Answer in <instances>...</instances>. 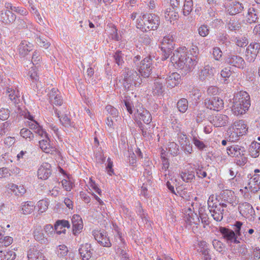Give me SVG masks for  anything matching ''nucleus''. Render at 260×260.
<instances>
[{
    "mask_svg": "<svg viewBox=\"0 0 260 260\" xmlns=\"http://www.w3.org/2000/svg\"><path fill=\"white\" fill-rule=\"evenodd\" d=\"M196 58L192 59L188 55L185 47H180L174 50L171 57V61L175 63L181 71L182 74L186 75L192 71L197 64Z\"/></svg>",
    "mask_w": 260,
    "mask_h": 260,
    "instance_id": "1",
    "label": "nucleus"
},
{
    "mask_svg": "<svg viewBox=\"0 0 260 260\" xmlns=\"http://www.w3.org/2000/svg\"><path fill=\"white\" fill-rule=\"evenodd\" d=\"M119 80L126 91L133 90L135 87H139L142 83L140 75L134 70L125 68L121 72Z\"/></svg>",
    "mask_w": 260,
    "mask_h": 260,
    "instance_id": "2",
    "label": "nucleus"
},
{
    "mask_svg": "<svg viewBox=\"0 0 260 260\" xmlns=\"http://www.w3.org/2000/svg\"><path fill=\"white\" fill-rule=\"evenodd\" d=\"M160 20L157 15L152 13L143 14L137 20V28L143 32L156 30L159 25Z\"/></svg>",
    "mask_w": 260,
    "mask_h": 260,
    "instance_id": "3",
    "label": "nucleus"
},
{
    "mask_svg": "<svg viewBox=\"0 0 260 260\" xmlns=\"http://www.w3.org/2000/svg\"><path fill=\"white\" fill-rule=\"evenodd\" d=\"M241 225V221H237L233 225L234 226V230L226 227L220 226L218 231L227 243H239L238 236H240Z\"/></svg>",
    "mask_w": 260,
    "mask_h": 260,
    "instance_id": "4",
    "label": "nucleus"
},
{
    "mask_svg": "<svg viewBox=\"0 0 260 260\" xmlns=\"http://www.w3.org/2000/svg\"><path fill=\"white\" fill-rule=\"evenodd\" d=\"M153 62L152 58L150 55L141 61L139 67V72L143 78H148L151 74Z\"/></svg>",
    "mask_w": 260,
    "mask_h": 260,
    "instance_id": "5",
    "label": "nucleus"
},
{
    "mask_svg": "<svg viewBox=\"0 0 260 260\" xmlns=\"http://www.w3.org/2000/svg\"><path fill=\"white\" fill-rule=\"evenodd\" d=\"M260 51V43L256 42H251L247 47L245 58L248 62H253Z\"/></svg>",
    "mask_w": 260,
    "mask_h": 260,
    "instance_id": "6",
    "label": "nucleus"
},
{
    "mask_svg": "<svg viewBox=\"0 0 260 260\" xmlns=\"http://www.w3.org/2000/svg\"><path fill=\"white\" fill-rule=\"evenodd\" d=\"M226 64L240 69H243L246 67V62L241 56L235 53H230L225 59Z\"/></svg>",
    "mask_w": 260,
    "mask_h": 260,
    "instance_id": "7",
    "label": "nucleus"
},
{
    "mask_svg": "<svg viewBox=\"0 0 260 260\" xmlns=\"http://www.w3.org/2000/svg\"><path fill=\"white\" fill-rule=\"evenodd\" d=\"M234 102H236V107L238 108L240 105H245L246 110H248L250 106V99L249 94L243 91L238 92L234 96Z\"/></svg>",
    "mask_w": 260,
    "mask_h": 260,
    "instance_id": "8",
    "label": "nucleus"
},
{
    "mask_svg": "<svg viewBox=\"0 0 260 260\" xmlns=\"http://www.w3.org/2000/svg\"><path fill=\"white\" fill-rule=\"evenodd\" d=\"M178 140L181 149L186 154H190L192 152V145L189 138L184 133L178 134Z\"/></svg>",
    "mask_w": 260,
    "mask_h": 260,
    "instance_id": "9",
    "label": "nucleus"
},
{
    "mask_svg": "<svg viewBox=\"0 0 260 260\" xmlns=\"http://www.w3.org/2000/svg\"><path fill=\"white\" fill-rule=\"evenodd\" d=\"M204 104L208 109L217 111L222 109L224 106L223 100L218 97L206 99Z\"/></svg>",
    "mask_w": 260,
    "mask_h": 260,
    "instance_id": "10",
    "label": "nucleus"
},
{
    "mask_svg": "<svg viewBox=\"0 0 260 260\" xmlns=\"http://www.w3.org/2000/svg\"><path fill=\"white\" fill-rule=\"evenodd\" d=\"M248 182L247 186L245 188L249 189L251 192H256L260 189V175L254 174L251 175L250 174L247 175Z\"/></svg>",
    "mask_w": 260,
    "mask_h": 260,
    "instance_id": "11",
    "label": "nucleus"
},
{
    "mask_svg": "<svg viewBox=\"0 0 260 260\" xmlns=\"http://www.w3.org/2000/svg\"><path fill=\"white\" fill-rule=\"evenodd\" d=\"M135 118L142 121L148 126L152 121V116L149 111L143 107L137 108V112L135 115Z\"/></svg>",
    "mask_w": 260,
    "mask_h": 260,
    "instance_id": "12",
    "label": "nucleus"
},
{
    "mask_svg": "<svg viewBox=\"0 0 260 260\" xmlns=\"http://www.w3.org/2000/svg\"><path fill=\"white\" fill-rule=\"evenodd\" d=\"M42 139L39 142L40 148L46 153H52L54 148L51 145L48 134L45 132V134L40 136Z\"/></svg>",
    "mask_w": 260,
    "mask_h": 260,
    "instance_id": "13",
    "label": "nucleus"
},
{
    "mask_svg": "<svg viewBox=\"0 0 260 260\" xmlns=\"http://www.w3.org/2000/svg\"><path fill=\"white\" fill-rule=\"evenodd\" d=\"M238 210L241 215L247 218H251L255 214V211L252 205L247 202L240 203Z\"/></svg>",
    "mask_w": 260,
    "mask_h": 260,
    "instance_id": "14",
    "label": "nucleus"
},
{
    "mask_svg": "<svg viewBox=\"0 0 260 260\" xmlns=\"http://www.w3.org/2000/svg\"><path fill=\"white\" fill-rule=\"evenodd\" d=\"M214 69L209 64L205 65L201 69L198 73V77L200 81H204L206 80H209L214 75Z\"/></svg>",
    "mask_w": 260,
    "mask_h": 260,
    "instance_id": "15",
    "label": "nucleus"
},
{
    "mask_svg": "<svg viewBox=\"0 0 260 260\" xmlns=\"http://www.w3.org/2000/svg\"><path fill=\"white\" fill-rule=\"evenodd\" d=\"M174 40L172 35H168L164 37L159 48L161 50H165L172 52L174 49Z\"/></svg>",
    "mask_w": 260,
    "mask_h": 260,
    "instance_id": "16",
    "label": "nucleus"
},
{
    "mask_svg": "<svg viewBox=\"0 0 260 260\" xmlns=\"http://www.w3.org/2000/svg\"><path fill=\"white\" fill-rule=\"evenodd\" d=\"M210 122L216 127L224 126L228 123L229 117L224 114H217L212 117Z\"/></svg>",
    "mask_w": 260,
    "mask_h": 260,
    "instance_id": "17",
    "label": "nucleus"
},
{
    "mask_svg": "<svg viewBox=\"0 0 260 260\" xmlns=\"http://www.w3.org/2000/svg\"><path fill=\"white\" fill-rule=\"evenodd\" d=\"M93 235L94 236L95 240H96L97 242L101 245L107 247H110L111 246L112 244L110 242L109 238L107 237L106 233L104 231L102 232L101 231L94 232Z\"/></svg>",
    "mask_w": 260,
    "mask_h": 260,
    "instance_id": "18",
    "label": "nucleus"
},
{
    "mask_svg": "<svg viewBox=\"0 0 260 260\" xmlns=\"http://www.w3.org/2000/svg\"><path fill=\"white\" fill-rule=\"evenodd\" d=\"M72 222L73 224V233L74 235L77 236L82 230L83 227L82 219L80 215L74 214L72 218Z\"/></svg>",
    "mask_w": 260,
    "mask_h": 260,
    "instance_id": "19",
    "label": "nucleus"
},
{
    "mask_svg": "<svg viewBox=\"0 0 260 260\" xmlns=\"http://www.w3.org/2000/svg\"><path fill=\"white\" fill-rule=\"evenodd\" d=\"M93 249L91 244H82L79 249V252L82 260H89L92 256Z\"/></svg>",
    "mask_w": 260,
    "mask_h": 260,
    "instance_id": "20",
    "label": "nucleus"
},
{
    "mask_svg": "<svg viewBox=\"0 0 260 260\" xmlns=\"http://www.w3.org/2000/svg\"><path fill=\"white\" fill-rule=\"evenodd\" d=\"M50 102L56 106H60L63 103L60 93L59 90L53 88L48 94Z\"/></svg>",
    "mask_w": 260,
    "mask_h": 260,
    "instance_id": "21",
    "label": "nucleus"
},
{
    "mask_svg": "<svg viewBox=\"0 0 260 260\" xmlns=\"http://www.w3.org/2000/svg\"><path fill=\"white\" fill-rule=\"evenodd\" d=\"M51 166L47 162L43 163L38 170V178L41 179L46 180L51 174Z\"/></svg>",
    "mask_w": 260,
    "mask_h": 260,
    "instance_id": "22",
    "label": "nucleus"
},
{
    "mask_svg": "<svg viewBox=\"0 0 260 260\" xmlns=\"http://www.w3.org/2000/svg\"><path fill=\"white\" fill-rule=\"evenodd\" d=\"M42 251L36 247L30 248L27 253L28 260H46Z\"/></svg>",
    "mask_w": 260,
    "mask_h": 260,
    "instance_id": "23",
    "label": "nucleus"
},
{
    "mask_svg": "<svg viewBox=\"0 0 260 260\" xmlns=\"http://www.w3.org/2000/svg\"><path fill=\"white\" fill-rule=\"evenodd\" d=\"M165 78V75L158 76L154 80V85L153 87V93L154 95H160L165 91V88L161 79Z\"/></svg>",
    "mask_w": 260,
    "mask_h": 260,
    "instance_id": "24",
    "label": "nucleus"
},
{
    "mask_svg": "<svg viewBox=\"0 0 260 260\" xmlns=\"http://www.w3.org/2000/svg\"><path fill=\"white\" fill-rule=\"evenodd\" d=\"M246 152V149L244 147L238 145H233L227 148V153L232 157H239L240 155H243Z\"/></svg>",
    "mask_w": 260,
    "mask_h": 260,
    "instance_id": "25",
    "label": "nucleus"
},
{
    "mask_svg": "<svg viewBox=\"0 0 260 260\" xmlns=\"http://www.w3.org/2000/svg\"><path fill=\"white\" fill-rule=\"evenodd\" d=\"M34 45L29 42L23 40L18 46V51L20 55L22 57L26 56L29 52L33 50Z\"/></svg>",
    "mask_w": 260,
    "mask_h": 260,
    "instance_id": "26",
    "label": "nucleus"
},
{
    "mask_svg": "<svg viewBox=\"0 0 260 260\" xmlns=\"http://www.w3.org/2000/svg\"><path fill=\"white\" fill-rule=\"evenodd\" d=\"M181 76L176 72H173L170 75L165 76V79L167 86L170 88L174 87L179 83Z\"/></svg>",
    "mask_w": 260,
    "mask_h": 260,
    "instance_id": "27",
    "label": "nucleus"
},
{
    "mask_svg": "<svg viewBox=\"0 0 260 260\" xmlns=\"http://www.w3.org/2000/svg\"><path fill=\"white\" fill-rule=\"evenodd\" d=\"M16 19V15L9 10H2L0 12V21L8 24L13 22Z\"/></svg>",
    "mask_w": 260,
    "mask_h": 260,
    "instance_id": "28",
    "label": "nucleus"
},
{
    "mask_svg": "<svg viewBox=\"0 0 260 260\" xmlns=\"http://www.w3.org/2000/svg\"><path fill=\"white\" fill-rule=\"evenodd\" d=\"M243 10L244 6L242 3L235 2L226 9V12L231 15H234L241 13Z\"/></svg>",
    "mask_w": 260,
    "mask_h": 260,
    "instance_id": "29",
    "label": "nucleus"
},
{
    "mask_svg": "<svg viewBox=\"0 0 260 260\" xmlns=\"http://www.w3.org/2000/svg\"><path fill=\"white\" fill-rule=\"evenodd\" d=\"M6 93L8 94L9 99L14 104H18L20 101V95L19 91L13 87H7Z\"/></svg>",
    "mask_w": 260,
    "mask_h": 260,
    "instance_id": "30",
    "label": "nucleus"
},
{
    "mask_svg": "<svg viewBox=\"0 0 260 260\" xmlns=\"http://www.w3.org/2000/svg\"><path fill=\"white\" fill-rule=\"evenodd\" d=\"M65 228L68 229L70 228L69 222L66 220H58L54 224V229L58 235L65 233Z\"/></svg>",
    "mask_w": 260,
    "mask_h": 260,
    "instance_id": "31",
    "label": "nucleus"
},
{
    "mask_svg": "<svg viewBox=\"0 0 260 260\" xmlns=\"http://www.w3.org/2000/svg\"><path fill=\"white\" fill-rule=\"evenodd\" d=\"M33 234L35 239L40 243L46 244L48 242V240L47 238L45 237L41 226L36 227L34 231Z\"/></svg>",
    "mask_w": 260,
    "mask_h": 260,
    "instance_id": "32",
    "label": "nucleus"
},
{
    "mask_svg": "<svg viewBox=\"0 0 260 260\" xmlns=\"http://www.w3.org/2000/svg\"><path fill=\"white\" fill-rule=\"evenodd\" d=\"M234 192L229 190L223 191L220 194V198L222 201L230 204L233 206H235L237 203L234 201Z\"/></svg>",
    "mask_w": 260,
    "mask_h": 260,
    "instance_id": "33",
    "label": "nucleus"
},
{
    "mask_svg": "<svg viewBox=\"0 0 260 260\" xmlns=\"http://www.w3.org/2000/svg\"><path fill=\"white\" fill-rule=\"evenodd\" d=\"M209 212L215 220L220 221L222 219L224 209H221L220 205H217V206H215V208L209 209Z\"/></svg>",
    "mask_w": 260,
    "mask_h": 260,
    "instance_id": "34",
    "label": "nucleus"
},
{
    "mask_svg": "<svg viewBox=\"0 0 260 260\" xmlns=\"http://www.w3.org/2000/svg\"><path fill=\"white\" fill-rule=\"evenodd\" d=\"M240 236H238L240 241L245 243L250 244L252 242V237L246 233V227L243 226V223L241 222L240 230Z\"/></svg>",
    "mask_w": 260,
    "mask_h": 260,
    "instance_id": "35",
    "label": "nucleus"
},
{
    "mask_svg": "<svg viewBox=\"0 0 260 260\" xmlns=\"http://www.w3.org/2000/svg\"><path fill=\"white\" fill-rule=\"evenodd\" d=\"M164 17L166 20L171 23L172 21L176 20L179 18V14L175 9L173 10L170 7L165 10Z\"/></svg>",
    "mask_w": 260,
    "mask_h": 260,
    "instance_id": "36",
    "label": "nucleus"
},
{
    "mask_svg": "<svg viewBox=\"0 0 260 260\" xmlns=\"http://www.w3.org/2000/svg\"><path fill=\"white\" fill-rule=\"evenodd\" d=\"M26 125L29 128L34 131V132L37 134L39 136H42L45 134V131L39 125V124L36 121L32 120V121H27L25 122Z\"/></svg>",
    "mask_w": 260,
    "mask_h": 260,
    "instance_id": "37",
    "label": "nucleus"
},
{
    "mask_svg": "<svg viewBox=\"0 0 260 260\" xmlns=\"http://www.w3.org/2000/svg\"><path fill=\"white\" fill-rule=\"evenodd\" d=\"M188 213L186 212L184 214V220L190 225L192 223L197 224L198 222L200 221V219L198 215L196 214L192 213V210L190 208L188 209Z\"/></svg>",
    "mask_w": 260,
    "mask_h": 260,
    "instance_id": "38",
    "label": "nucleus"
},
{
    "mask_svg": "<svg viewBox=\"0 0 260 260\" xmlns=\"http://www.w3.org/2000/svg\"><path fill=\"white\" fill-rule=\"evenodd\" d=\"M210 249L207 243L205 241H202L200 244V252L202 255V260H210L211 255L209 254Z\"/></svg>",
    "mask_w": 260,
    "mask_h": 260,
    "instance_id": "39",
    "label": "nucleus"
},
{
    "mask_svg": "<svg viewBox=\"0 0 260 260\" xmlns=\"http://www.w3.org/2000/svg\"><path fill=\"white\" fill-rule=\"evenodd\" d=\"M233 128V130L238 132L241 136L245 134L248 130V127L243 120H239L235 122Z\"/></svg>",
    "mask_w": 260,
    "mask_h": 260,
    "instance_id": "40",
    "label": "nucleus"
},
{
    "mask_svg": "<svg viewBox=\"0 0 260 260\" xmlns=\"http://www.w3.org/2000/svg\"><path fill=\"white\" fill-rule=\"evenodd\" d=\"M258 17L256 9L253 7L249 8L246 20L247 22L250 24L256 23L258 21Z\"/></svg>",
    "mask_w": 260,
    "mask_h": 260,
    "instance_id": "41",
    "label": "nucleus"
},
{
    "mask_svg": "<svg viewBox=\"0 0 260 260\" xmlns=\"http://www.w3.org/2000/svg\"><path fill=\"white\" fill-rule=\"evenodd\" d=\"M177 194L183 198L185 200L189 201L190 199L191 192H189L186 188L183 186H179L176 188Z\"/></svg>",
    "mask_w": 260,
    "mask_h": 260,
    "instance_id": "42",
    "label": "nucleus"
},
{
    "mask_svg": "<svg viewBox=\"0 0 260 260\" xmlns=\"http://www.w3.org/2000/svg\"><path fill=\"white\" fill-rule=\"evenodd\" d=\"M22 213L24 214H30L35 209V203L32 201H27L22 203Z\"/></svg>",
    "mask_w": 260,
    "mask_h": 260,
    "instance_id": "43",
    "label": "nucleus"
},
{
    "mask_svg": "<svg viewBox=\"0 0 260 260\" xmlns=\"http://www.w3.org/2000/svg\"><path fill=\"white\" fill-rule=\"evenodd\" d=\"M180 176L182 180L186 182H191L195 180V175L193 171L187 170L182 172Z\"/></svg>",
    "mask_w": 260,
    "mask_h": 260,
    "instance_id": "44",
    "label": "nucleus"
},
{
    "mask_svg": "<svg viewBox=\"0 0 260 260\" xmlns=\"http://www.w3.org/2000/svg\"><path fill=\"white\" fill-rule=\"evenodd\" d=\"M225 26L231 31H236L241 28V24L235 19L226 20Z\"/></svg>",
    "mask_w": 260,
    "mask_h": 260,
    "instance_id": "45",
    "label": "nucleus"
},
{
    "mask_svg": "<svg viewBox=\"0 0 260 260\" xmlns=\"http://www.w3.org/2000/svg\"><path fill=\"white\" fill-rule=\"evenodd\" d=\"M113 57L115 63L119 67H121L124 63V54L122 53V51L120 50L116 51L114 53Z\"/></svg>",
    "mask_w": 260,
    "mask_h": 260,
    "instance_id": "46",
    "label": "nucleus"
},
{
    "mask_svg": "<svg viewBox=\"0 0 260 260\" xmlns=\"http://www.w3.org/2000/svg\"><path fill=\"white\" fill-rule=\"evenodd\" d=\"M260 149V143L253 142L250 145L249 148L250 155L253 157H256L259 155Z\"/></svg>",
    "mask_w": 260,
    "mask_h": 260,
    "instance_id": "47",
    "label": "nucleus"
},
{
    "mask_svg": "<svg viewBox=\"0 0 260 260\" xmlns=\"http://www.w3.org/2000/svg\"><path fill=\"white\" fill-rule=\"evenodd\" d=\"M199 214L202 222L206 225H208L210 223V221L208 214L207 213V210L205 207H201L199 208Z\"/></svg>",
    "mask_w": 260,
    "mask_h": 260,
    "instance_id": "48",
    "label": "nucleus"
},
{
    "mask_svg": "<svg viewBox=\"0 0 260 260\" xmlns=\"http://www.w3.org/2000/svg\"><path fill=\"white\" fill-rule=\"evenodd\" d=\"M36 43L41 47L48 49L50 46V43L47 40L45 37L37 36L35 39Z\"/></svg>",
    "mask_w": 260,
    "mask_h": 260,
    "instance_id": "49",
    "label": "nucleus"
},
{
    "mask_svg": "<svg viewBox=\"0 0 260 260\" xmlns=\"http://www.w3.org/2000/svg\"><path fill=\"white\" fill-rule=\"evenodd\" d=\"M192 0H185L182 12L183 14L185 16L189 15L192 10Z\"/></svg>",
    "mask_w": 260,
    "mask_h": 260,
    "instance_id": "50",
    "label": "nucleus"
},
{
    "mask_svg": "<svg viewBox=\"0 0 260 260\" xmlns=\"http://www.w3.org/2000/svg\"><path fill=\"white\" fill-rule=\"evenodd\" d=\"M20 136L24 138L26 141L30 142L34 138L33 133L26 128H23L20 132Z\"/></svg>",
    "mask_w": 260,
    "mask_h": 260,
    "instance_id": "51",
    "label": "nucleus"
},
{
    "mask_svg": "<svg viewBox=\"0 0 260 260\" xmlns=\"http://www.w3.org/2000/svg\"><path fill=\"white\" fill-rule=\"evenodd\" d=\"M212 245L214 248L219 253H223L225 251V244L220 241L214 239L212 241Z\"/></svg>",
    "mask_w": 260,
    "mask_h": 260,
    "instance_id": "52",
    "label": "nucleus"
},
{
    "mask_svg": "<svg viewBox=\"0 0 260 260\" xmlns=\"http://www.w3.org/2000/svg\"><path fill=\"white\" fill-rule=\"evenodd\" d=\"M59 120L61 124L66 127H74L75 126L74 122L71 121V119L67 115L62 116Z\"/></svg>",
    "mask_w": 260,
    "mask_h": 260,
    "instance_id": "53",
    "label": "nucleus"
},
{
    "mask_svg": "<svg viewBox=\"0 0 260 260\" xmlns=\"http://www.w3.org/2000/svg\"><path fill=\"white\" fill-rule=\"evenodd\" d=\"M217 40L219 43L223 44L225 46H229L231 44L229 36L226 33H219L217 36Z\"/></svg>",
    "mask_w": 260,
    "mask_h": 260,
    "instance_id": "54",
    "label": "nucleus"
},
{
    "mask_svg": "<svg viewBox=\"0 0 260 260\" xmlns=\"http://www.w3.org/2000/svg\"><path fill=\"white\" fill-rule=\"evenodd\" d=\"M235 244H237L236 246V250L239 254L242 255H245L247 254L248 252V249L246 245V244H247L246 243L242 241L241 242V241L239 240V243Z\"/></svg>",
    "mask_w": 260,
    "mask_h": 260,
    "instance_id": "55",
    "label": "nucleus"
},
{
    "mask_svg": "<svg viewBox=\"0 0 260 260\" xmlns=\"http://www.w3.org/2000/svg\"><path fill=\"white\" fill-rule=\"evenodd\" d=\"M245 105H240L238 108L237 107H236V102H234V104L232 107V111L233 113L237 116L242 115L248 111V110H246L245 108Z\"/></svg>",
    "mask_w": 260,
    "mask_h": 260,
    "instance_id": "56",
    "label": "nucleus"
},
{
    "mask_svg": "<svg viewBox=\"0 0 260 260\" xmlns=\"http://www.w3.org/2000/svg\"><path fill=\"white\" fill-rule=\"evenodd\" d=\"M245 105H240L238 108L237 107H236V102H234V104L232 107V111L233 113L237 116L242 115L248 111V110H246L245 108Z\"/></svg>",
    "mask_w": 260,
    "mask_h": 260,
    "instance_id": "57",
    "label": "nucleus"
},
{
    "mask_svg": "<svg viewBox=\"0 0 260 260\" xmlns=\"http://www.w3.org/2000/svg\"><path fill=\"white\" fill-rule=\"evenodd\" d=\"M177 105L179 111L184 113L188 108V101L186 99L182 98L178 101Z\"/></svg>",
    "mask_w": 260,
    "mask_h": 260,
    "instance_id": "58",
    "label": "nucleus"
},
{
    "mask_svg": "<svg viewBox=\"0 0 260 260\" xmlns=\"http://www.w3.org/2000/svg\"><path fill=\"white\" fill-rule=\"evenodd\" d=\"M168 149L170 153L174 156H176L179 154V146L175 142H169Z\"/></svg>",
    "mask_w": 260,
    "mask_h": 260,
    "instance_id": "59",
    "label": "nucleus"
},
{
    "mask_svg": "<svg viewBox=\"0 0 260 260\" xmlns=\"http://www.w3.org/2000/svg\"><path fill=\"white\" fill-rule=\"evenodd\" d=\"M228 135H229L228 138H227V140L230 142H236L238 140L239 137L241 136L238 132H236L235 130H229L228 131Z\"/></svg>",
    "mask_w": 260,
    "mask_h": 260,
    "instance_id": "60",
    "label": "nucleus"
},
{
    "mask_svg": "<svg viewBox=\"0 0 260 260\" xmlns=\"http://www.w3.org/2000/svg\"><path fill=\"white\" fill-rule=\"evenodd\" d=\"M234 42L236 45L240 47L246 46L248 43V39L245 36L236 37Z\"/></svg>",
    "mask_w": 260,
    "mask_h": 260,
    "instance_id": "61",
    "label": "nucleus"
},
{
    "mask_svg": "<svg viewBox=\"0 0 260 260\" xmlns=\"http://www.w3.org/2000/svg\"><path fill=\"white\" fill-rule=\"evenodd\" d=\"M13 242V238L9 236H4L2 235L0 237V246L5 247L9 246Z\"/></svg>",
    "mask_w": 260,
    "mask_h": 260,
    "instance_id": "62",
    "label": "nucleus"
},
{
    "mask_svg": "<svg viewBox=\"0 0 260 260\" xmlns=\"http://www.w3.org/2000/svg\"><path fill=\"white\" fill-rule=\"evenodd\" d=\"M192 142L195 146L201 151L203 150L205 148L207 147V145H206L203 141L199 140L197 137H193L192 139Z\"/></svg>",
    "mask_w": 260,
    "mask_h": 260,
    "instance_id": "63",
    "label": "nucleus"
},
{
    "mask_svg": "<svg viewBox=\"0 0 260 260\" xmlns=\"http://www.w3.org/2000/svg\"><path fill=\"white\" fill-rule=\"evenodd\" d=\"M201 94L200 90L195 88L189 91V96L192 100L198 101L201 96Z\"/></svg>",
    "mask_w": 260,
    "mask_h": 260,
    "instance_id": "64",
    "label": "nucleus"
}]
</instances>
